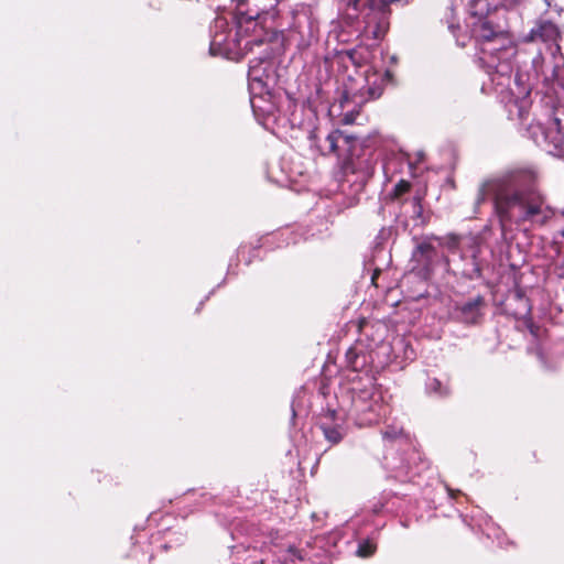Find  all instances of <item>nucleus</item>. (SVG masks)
Returning <instances> with one entry per match:
<instances>
[{"label": "nucleus", "mask_w": 564, "mask_h": 564, "mask_svg": "<svg viewBox=\"0 0 564 564\" xmlns=\"http://www.w3.org/2000/svg\"><path fill=\"white\" fill-rule=\"evenodd\" d=\"M388 85H394L393 73H350L343 80L338 99L328 108L330 117H341L340 126L324 137L310 131L311 145L323 156L333 155L340 162L343 178L339 186L345 195L344 208L358 204L359 195L375 174L383 142L378 132L361 135L352 129L359 113L356 108L379 98Z\"/></svg>", "instance_id": "f257e3e1"}, {"label": "nucleus", "mask_w": 564, "mask_h": 564, "mask_svg": "<svg viewBox=\"0 0 564 564\" xmlns=\"http://www.w3.org/2000/svg\"><path fill=\"white\" fill-rule=\"evenodd\" d=\"M488 200L502 236L512 225H544L553 214L538 188L536 173L531 167H511L485 180L477 191L475 213Z\"/></svg>", "instance_id": "f03ea898"}, {"label": "nucleus", "mask_w": 564, "mask_h": 564, "mask_svg": "<svg viewBox=\"0 0 564 564\" xmlns=\"http://www.w3.org/2000/svg\"><path fill=\"white\" fill-rule=\"evenodd\" d=\"M279 73H248L250 104L256 117L273 118L283 115L291 128L310 130L312 109L291 98L290 93L280 85Z\"/></svg>", "instance_id": "7ed1b4c3"}, {"label": "nucleus", "mask_w": 564, "mask_h": 564, "mask_svg": "<svg viewBox=\"0 0 564 564\" xmlns=\"http://www.w3.org/2000/svg\"><path fill=\"white\" fill-rule=\"evenodd\" d=\"M236 31L228 29V22L224 18H217L214 25V34L210 41L209 51L213 55L228 54L240 48L245 39L243 47L251 48L252 45H261L264 41L276 39L278 32L267 28L268 20H273L271 11L260 12L257 9L247 8L248 0H236Z\"/></svg>", "instance_id": "20e7f679"}, {"label": "nucleus", "mask_w": 564, "mask_h": 564, "mask_svg": "<svg viewBox=\"0 0 564 564\" xmlns=\"http://www.w3.org/2000/svg\"><path fill=\"white\" fill-rule=\"evenodd\" d=\"M451 256L445 258L430 241L419 242L412 251V270L424 279H430L437 265L443 267L455 276L467 280L481 278L484 261L479 258V245L470 240L468 245L460 246L456 236L448 238L447 242Z\"/></svg>", "instance_id": "39448f33"}, {"label": "nucleus", "mask_w": 564, "mask_h": 564, "mask_svg": "<svg viewBox=\"0 0 564 564\" xmlns=\"http://www.w3.org/2000/svg\"><path fill=\"white\" fill-rule=\"evenodd\" d=\"M539 78L543 76L542 83L536 86V95H541L543 118H535L536 126L541 133V140L536 143L547 153L564 158V132L560 129V119L556 111L564 105V73H533Z\"/></svg>", "instance_id": "423d86ee"}, {"label": "nucleus", "mask_w": 564, "mask_h": 564, "mask_svg": "<svg viewBox=\"0 0 564 564\" xmlns=\"http://www.w3.org/2000/svg\"><path fill=\"white\" fill-rule=\"evenodd\" d=\"M339 406L346 419L356 426H371L384 413L383 394L376 379L367 376L341 387Z\"/></svg>", "instance_id": "0eeeda50"}, {"label": "nucleus", "mask_w": 564, "mask_h": 564, "mask_svg": "<svg viewBox=\"0 0 564 564\" xmlns=\"http://www.w3.org/2000/svg\"><path fill=\"white\" fill-rule=\"evenodd\" d=\"M495 93L505 104L510 120L527 121L532 105L530 94L534 86L532 73H488Z\"/></svg>", "instance_id": "6e6552de"}, {"label": "nucleus", "mask_w": 564, "mask_h": 564, "mask_svg": "<svg viewBox=\"0 0 564 564\" xmlns=\"http://www.w3.org/2000/svg\"><path fill=\"white\" fill-rule=\"evenodd\" d=\"M273 20H268L267 28L272 26L276 32L278 36L274 40L267 41L268 43L281 42L283 47L294 46L299 51L306 50L311 46L314 35V24L310 17L306 14H292L291 23L285 30H278L275 24L276 14Z\"/></svg>", "instance_id": "1a4fd4ad"}, {"label": "nucleus", "mask_w": 564, "mask_h": 564, "mask_svg": "<svg viewBox=\"0 0 564 564\" xmlns=\"http://www.w3.org/2000/svg\"><path fill=\"white\" fill-rule=\"evenodd\" d=\"M490 7V0H467L469 13L478 18L473 23L471 35L476 42L481 44L506 41L508 37L503 28L487 15Z\"/></svg>", "instance_id": "9d476101"}, {"label": "nucleus", "mask_w": 564, "mask_h": 564, "mask_svg": "<svg viewBox=\"0 0 564 564\" xmlns=\"http://www.w3.org/2000/svg\"><path fill=\"white\" fill-rule=\"evenodd\" d=\"M376 355L377 351L371 345H367L362 340H356L345 355L346 367L351 372L347 376L348 381L360 380V378L367 376L376 379V373L384 367L383 362L376 361Z\"/></svg>", "instance_id": "9b49d317"}, {"label": "nucleus", "mask_w": 564, "mask_h": 564, "mask_svg": "<svg viewBox=\"0 0 564 564\" xmlns=\"http://www.w3.org/2000/svg\"><path fill=\"white\" fill-rule=\"evenodd\" d=\"M297 80L311 82L306 94L308 101H328L332 91H338L339 79L330 73H300Z\"/></svg>", "instance_id": "f8f14e48"}, {"label": "nucleus", "mask_w": 564, "mask_h": 564, "mask_svg": "<svg viewBox=\"0 0 564 564\" xmlns=\"http://www.w3.org/2000/svg\"><path fill=\"white\" fill-rule=\"evenodd\" d=\"M486 301L482 295H477L464 302L456 303L451 312L454 321L467 325H475L480 322L484 316Z\"/></svg>", "instance_id": "ddd939ff"}, {"label": "nucleus", "mask_w": 564, "mask_h": 564, "mask_svg": "<svg viewBox=\"0 0 564 564\" xmlns=\"http://www.w3.org/2000/svg\"><path fill=\"white\" fill-rule=\"evenodd\" d=\"M562 32L551 20L539 19L530 32L523 37L524 42H542L547 46L560 48Z\"/></svg>", "instance_id": "4468645a"}, {"label": "nucleus", "mask_w": 564, "mask_h": 564, "mask_svg": "<svg viewBox=\"0 0 564 564\" xmlns=\"http://www.w3.org/2000/svg\"><path fill=\"white\" fill-rule=\"evenodd\" d=\"M370 511L372 514L380 513H410V505L405 496H398L391 491H383L372 501Z\"/></svg>", "instance_id": "2eb2a0df"}, {"label": "nucleus", "mask_w": 564, "mask_h": 564, "mask_svg": "<svg viewBox=\"0 0 564 564\" xmlns=\"http://www.w3.org/2000/svg\"><path fill=\"white\" fill-rule=\"evenodd\" d=\"M319 429L324 437L333 445L338 444L346 433L343 424L337 422V411L335 410L326 412L319 423Z\"/></svg>", "instance_id": "dca6fc26"}, {"label": "nucleus", "mask_w": 564, "mask_h": 564, "mask_svg": "<svg viewBox=\"0 0 564 564\" xmlns=\"http://www.w3.org/2000/svg\"><path fill=\"white\" fill-rule=\"evenodd\" d=\"M506 310L514 318L523 319L531 314V304L521 290H516L507 297Z\"/></svg>", "instance_id": "f3484780"}, {"label": "nucleus", "mask_w": 564, "mask_h": 564, "mask_svg": "<svg viewBox=\"0 0 564 564\" xmlns=\"http://www.w3.org/2000/svg\"><path fill=\"white\" fill-rule=\"evenodd\" d=\"M425 392L430 397L445 399L451 395L452 388L448 381H442L434 377H427L425 381Z\"/></svg>", "instance_id": "a211bd4d"}, {"label": "nucleus", "mask_w": 564, "mask_h": 564, "mask_svg": "<svg viewBox=\"0 0 564 564\" xmlns=\"http://www.w3.org/2000/svg\"><path fill=\"white\" fill-rule=\"evenodd\" d=\"M429 467V462L426 459L421 458L419 452L413 451L411 453V457L398 467L401 471H404L406 475L411 477L419 475L421 470Z\"/></svg>", "instance_id": "6ab92c4d"}, {"label": "nucleus", "mask_w": 564, "mask_h": 564, "mask_svg": "<svg viewBox=\"0 0 564 564\" xmlns=\"http://www.w3.org/2000/svg\"><path fill=\"white\" fill-rule=\"evenodd\" d=\"M422 198L419 195L413 196L410 199H404L402 203L405 214H410V217L414 220H419L423 216Z\"/></svg>", "instance_id": "aec40b11"}, {"label": "nucleus", "mask_w": 564, "mask_h": 564, "mask_svg": "<svg viewBox=\"0 0 564 564\" xmlns=\"http://www.w3.org/2000/svg\"><path fill=\"white\" fill-rule=\"evenodd\" d=\"M304 560V556L302 554V551L296 549L295 546H289L283 554V562L284 563H296Z\"/></svg>", "instance_id": "412c9836"}, {"label": "nucleus", "mask_w": 564, "mask_h": 564, "mask_svg": "<svg viewBox=\"0 0 564 564\" xmlns=\"http://www.w3.org/2000/svg\"><path fill=\"white\" fill-rule=\"evenodd\" d=\"M411 188L410 182L405 180H400L393 187L390 196L394 199H401L404 194H406Z\"/></svg>", "instance_id": "4be33fe9"}, {"label": "nucleus", "mask_w": 564, "mask_h": 564, "mask_svg": "<svg viewBox=\"0 0 564 564\" xmlns=\"http://www.w3.org/2000/svg\"><path fill=\"white\" fill-rule=\"evenodd\" d=\"M382 436L384 440L393 441V442H402L404 440V433L402 429H398L394 426H388L383 432Z\"/></svg>", "instance_id": "5701e85b"}, {"label": "nucleus", "mask_w": 564, "mask_h": 564, "mask_svg": "<svg viewBox=\"0 0 564 564\" xmlns=\"http://www.w3.org/2000/svg\"><path fill=\"white\" fill-rule=\"evenodd\" d=\"M376 546L373 543L365 540L358 544L357 555L360 557H368L375 553Z\"/></svg>", "instance_id": "b1692460"}, {"label": "nucleus", "mask_w": 564, "mask_h": 564, "mask_svg": "<svg viewBox=\"0 0 564 564\" xmlns=\"http://www.w3.org/2000/svg\"><path fill=\"white\" fill-rule=\"evenodd\" d=\"M390 234H391L390 228L382 227L376 237V245L377 246L382 245L390 237Z\"/></svg>", "instance_id": "393cba45"}, {"label": "nucleus", "mask_w": 564, "mask_h": 564, "mask_svg": "<svg viewBox=\"0 0 564 564\" xmlns=\"http://www.w3.org/2000/svg\"><path fill=\"white\" fill-rule=\"evenodd\" d=\"M394 165V162L389 160V161H384L382 163V171H383V174L386 175L387 180H391L392 178V174L394 173V170L392 169Z\"/></svg>", "instance_id": "a878e982"}, {"label": "nucleus", "mask_w": 564, "mask_h": 564, "mask_svg": "<svg viewBox=\"0 0 564 564\" xmlns=\"http://www.w3.org/2000/svg\"><path fill=\"white\" fill-rule=\"evenodd\" d=\"M505 4L507 7L513 8V7H520L525 6L530 2V0H503Z\"/></svg>", "instance_id": "bb28decb"}, {"label": "nucleus", "mask_w": 564, "mask_h": 564, "mask_svg": "<svg viewBox=\"0 0 564 564\" xmlns=\"http://www.w3.org/2000/svg\"><path fill=\"white\" fill-rule=\"evenodd\" d=\"M387 23L379 24V30L373 32L376 39L380 37L381 34L386 32Z\"/></svg>", "instance_id": "cd10ccee"}, {"label": "nucleus", "mask_w": 564, "mask_h": 564, "mask_svg": "<svg viewBox=\"0 0 564 564\" xmlns=\"http://www.w3.org/2000/svg\"><path fill=\"white\" fill-rule=\"evenodd\" d=\"M345 56H346V57H348L349 59H352V58H354V55H352V53H350V52H347Z\"/></svg>", "instance_id": "c85d7f7f"}, {"label": "nucleus", "mask_w": 564, "mask_h": 564, "mask_svg": "<svg viewBox=\"0 0 564 564\" xmlns=\"http://www.w3.org/2000/svg\"><path fill=\"white\" fill-rule=\"evenodd\" d=\"M558 236L563 237L564 238V227L562 229L558 230Z\"/></svg>", "instance_id": "c756f323"}, {"label": "nucleus", "mask_w": 564, "mask_h": 564, "mask_svg": "<svg viewBox=\"0 0 564 564\" xmlns=\"http://www.w3.org/2000/svg\"><path fill=\"white\" fill-rule=\"evenodd\" d=\"M358 1H359V0H350V2H352V6H354L356 9H357Z\"/></svg>", "instance_id": "7c9ffc66"}, {"label": "nucleus", "mask_w": 564, "mask_h": 564, "mask_svg": "<svg viewBox=\"0 0 564 564\" xmlns=\"http://www.w3.org/2000/svg\"><path fill=\"white\" fill-rule=\"evenodd\" d=\"M295 415H296V413H295V411H294V409H293V410H292V417L294 419V417H295Z\"/></svg>", "instance_id": "2f4dec72"}, {"label": "nucleus", "mask_w": 564, "mask_h": 564, "mask_svg": "<svg viewBox=\"0 0 564 564\" xmlns=\"http://www.w3.org/2000/svg\"><path fill=\"white\" fill-rule=\"evenodd\" d=\"M202 305H203V302H199V306L197 307V311L200 310Z\"/></svg>", "instance_id": "473e14b6"}]
</instances>
